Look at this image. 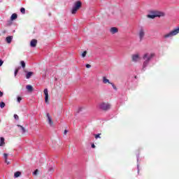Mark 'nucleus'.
<instances>
[{
  "mask_svg": "<svg viewBox=\"0 0 179 179\" xmlns=\"http://www.w3.org/2000/svg\"><path fill=\"white\" fill-rule=\"evenodd\" d=\"M155 57V53L152 52H146L143 55V70H145L148 65H149L152 59Z\"/></svg>",
  "mask_w": 179,
  "mask_h": 179,
  "instance_id": "obj_1",
  "label": "nucleus"
},
{
  "mask_svg": "<svg viewBox=\"0 0 179 179\" xmlns=\"http://www.w3.org/2000/svg\"><path fill=\"white\" fill-rule=\"evenodd\" d=\"M163 16H164V13L158 10H152L150 12V14L147 15V17H148V19H155V17H162Z\"/></svg>",
  "mask_w": 179,
  "mask_h": 179,
  "instance_id": "obj_2",
  "label": "nucleus"
},
{
  "mask_svg": "<svg viewBox=\"0 0 179 179\" xmlns=\"http://www.w3.org/2000/svg\"><path fill=\"white\" fill-rule=\"evenodd\" d=\"M82 7V2H80V1H76L71 10V13L72 15H75V13H76V12H78V10H79V9H80V8Z\"/></svg>",
  "mask_w": 179,
  "mask_h": 179,
  "instance_id": "obj_3",
  "label": "nucleus"
},
{
  "mask_svg": "<svg viewBox=\"0 0 179 179\" xmlns=\"http://www.w3.org/2000/svg\"><path fill=\"white\" fill-rule=\"evenodd\" d=\"M142 59V57H141V54L140 53H135L131 55V61L132 62H139Z\"/></svg>",
  "mask_w": 179,
  "mask_h": 179,
  "instance_id": "obj_4",
  "label": "nucleus"
},
{
  "mask_svg": "<svg viewBox=\"0 0 179 179\" xmlns=\"http://www.w3.org/2000/svg\"><path fill=\"white\" fill-rule=\"evenodd\" d=\"M110 107H111V105H110V103H106L103 102L99 104V108L105 111H107V110H110Z\"/></svg>",
  "mask_w": 179,
  "mask_h": 179,
  "instance_id": "obj_5",
  "label": "nucleus"
},
{
  "mask_svg": "<svg viewBox=\"0 0 179 179\" xmlns=\"http://www.w3.org/2000/svg\"><path fill=\"white\" fill-rule=\"evenodd\" d=\"M138 37L140 39V41H142L143 40V38L145 37V29L143 27H141L138 31Z\"/></svg>",
  "mask_w": 179,
  "mask_h": 179,
  "instance_id": "obj_6",
  "label": "nucleus"
},
{
  "mask_svg": "<svg viewBox=\"0 0 179 179\" xmlns=\"http://www.w3.org/2000/svg\"><path fill=\"white\" fill-rule=\"evenodd\" d=\"M109 31L111 34H115L118 31V28L113 27L110 29Z\"/></svg>",
  "mask_w": 179,
  "mask_h": 179,
  "instance_id": "obj_7",
  "label": "nucleus"
},
{
  "mask_svg": "<svg viewBox=\"0 0 179 179\" xmlns=\"http://www.w3.org/2000/svg\"><path fill=\"white\" fill-rule=\"evenodd\" d=\"M43 92L45 94V102L48 103V89H45Z\"/></svg>",
  "mask_w": 179,
  "mask_h": 179,
  "instance_id": "obj_8",
  "label": "nucleus"
},
{
  "mask_svg": "<svg viewBox=\"0 0 179 179\" xmlns=\"http://www.w3.org/2000/svg\"><path fill=\"white\" fill-rule=\"evenodd\" d=\"M46 117L48 118L49 125H50V127L52 126V124L54 123L52 122V119H51V116L50 115V113H47Z\"/></svg>",
  "mask_w": 179,
  "mask_h": 179,
  "instance_id": "obj_9",
  "label": "nucleus"
},
{
  "mask_svg": "<svg viewBox=\"0 0 179 179\" xmlns=\"http://www.w3.org/2000/svg\"><path fill=\"white\" fill-rule=\"evenodd\" d=\"M37 45V40L36 39H32L30 43V46L34 48Z\"/></svg>",
  "mask_w": 179,
  "mask_h": 179,
  "instance_id": "obj_10",
  "label": "nucleus"
},
{
  "mask_svg": "<svg viewBox=\"0 0 179 179\" xmlns=\"http://www.w3.org/2000/svg\"><path fill=\"white\" fill-rule=\"evenodd\" d=\"M33 75H34L33 72H31V71L27 72L26 74L27 79H30L31 78V76H33Z\"/></svg>",
  "mask_w": 179,
  "mask_h": 179,
  "instance_id": "obj_11",
  "label": "nucleus"
},
{
  "mask_svg": "<svg viewBox=\"0 0 179 179\" xmlns=\"http://www.w3.org/2000/svg\"><path fill=\"white\" fill-rule=\"evenodd\" d=\"M0 146H5V138L0 137Z\"/></svg>",
  "mask_w": 179,
  "mask_h": 179,
  "instance_id": "obj_12",
  "label": "nucleus"
},
{
  "mask_svg": "<svg viewBox=\"0 0 179 179\" xmlns=\"http://www.w3.org/2000/svg\"><path fill=\"white\" fill-rule=\"evenodd\" d=\"M17 127H18V128H20V129L22 131V134H25L26 129H24V127H23V126H22L20 124H17Z\"/></svg>",
  "mask_w": 179,
  "mask_h": 179,
  "instance_id": "obj_13",
  "label": "nucleus"
},
{
  "mask_svg": "<svg viewBox=\"0 0 179 179\" xmlns=\"http://www.w3.org/2000/svg\"><path fill=\"white\" fill-rule=\"evenodd\" d=\"M17 19V14L13 13L10 17V20H16Z\"/></svg>",
  "mask_w": 179,
  "mask_h": 179,
  "instance_id": "obj_14",
  "label": "nucleus"
},
{
  "mask_svg": "<svg viewBox=\"0 0 179 179\" xmlns=\"http://www.w3.org/2000/svg\"><path fill=\"white\" fill-rule=\"evenodd\" d=\"M26 89L28 90V92H33V87L30 85H27Z\"/></svg>",
  "mask_w": 179,
  "mask_h": 179,
  "instance_id": "obj_15",
  "label": "nucleus"
},
{
  "mask_svg": "<svg viewBox=\"0 0 179 179\" xmlns=\"http://www.w3.org/2000/svg\"><path fill=\"white\" fill-rule=\"evenodd\" d=\"M6 42H7L8 44H10V43H12V36H8V37H6Z\"/></svg>",
  "mask_w": 179,
  "mask_h": 179,
  "instance_id": "obj_16",
  "label": "nucleus"
},
{
  "mask_svg": "<svg viewBox=\"0 0 179 179\" xmlns=\"http://www.w3.org/2000/svg\"><path fill=\"white\" fill-rule=\"evenodd\" d=\"M20 174H22V173H20V171H17L14 173V177L15 178H17V177H20Z\"/></svg>",
  "mask_w": 179,
  "mask_h": 179,
  "instance_id": "obj_17",
  "label": "nucleus"
},
{
  "mask_svg": "<svg viewBox=\"0 0 179 179\" xmlns=\"http://www.w3.org/2000/svg\"><path fill=\"white\" fill-rule=\"evenodd\" d=\"M103 83H110V80L109 79H107L106 77H103Z\"/></svg>",
  "mask_w": 179,
  "mask_h": 179,
  "instance_id": "obj_18",
  "label": "nucleus"
},
{
  "mask_svg": "<svg viewBox=\"0 0 179 179\" xmlns=\"http://www.w3.org/2000/svg\"><path fill=\"white\" fill-rule=\"evenodd\" d=\"M8 155L7 153L3 154V157L5 159V163H8Z\"/></svg>",
  "mask_w": 179,
  "mask_h": 179,
  "instance_id": "obj_19",
  "label": "nucleus"
},
{
  "mask_svg": "<svg viewBox=\"0 0 179 179\" xmlns=\"http://www.w3.org/2000/svg\"><path fill=\"white\" fill-rule=\"evenodd\" d=\"M20 64L21 66L24 69V68H26V63L24 62V61H21Z\"/></svg>",
  "mask_w": 179,
  "mask_h": 179,
  "instance_id": "obj_20",
  "label": "nucleus"
},
{
  "mask_svg": "<svg viewBox=\"0 0 179 179\" xmlns=\"http://www.w3.org/2000/svg\"><path fill=\"white\" fill-rule=\"evenodd\" d=\"M19 69H20V67H18L17 69H15V73H14V76H17Z\"/></svg>",
  "mask_w": 179,
  "mask_h": 179,
  "instance_id": "obj_21",
  "label": "nucleus"
},
{
  "mask_svg": "<svg viewBox=\"0 0 179 179\" xmlns=\"http://www.w3.org/2000/svg\"><path fill=\"white\" fill-rule=\"evenodd\" d=\"M20 12L21 13H23V15H24V13H26V9H24V8H21Z\"/></svg>",
  "mask_w": 179,
  "mask_h": 179,
  "instance_id": "obj_22",
  "label": "nucleus"
},
{
  "mask_svg": "<svg viewBox=\"0 0 179 179\" xmlns=\"http://www.w3.org/2000/svg\"><path fill=\"white\" fill-rule=\"evenodd\" d=\"M86 54H87V51H84L83 53H82V57L83 58H85V57H86Z\"/></svg>",
  "mask_w": 179,
  "mask_h": 179,
  "instance_id": "obj_23",
  "label": "nucleus"
},
{
  "mask_svg": "<svg viewBox=\"0 0 179 179\" xmlns=\"http://www.w3.org/2000/svg\"><path fill=\"white\" fill-rule=\"evenodd\" d=\"M0 107L1 108H3L5 107V103L4 102L0 103Z\"/></svg>",
  "mask_w": 179,
  "mask_h": 179,
  "instance_id": "obj_24",
  "label": "nucleus"
},
{
  "mask_svg": "<svg viewBox=\"0 0 179 179\" xmlns=\"http://www.w3.org/2000/svg\"><path fill=\"white\" fill-rule=\"evenodd\" d=\"M110 85H112V87H113L114 90H117V87L114 85V83H110Z\"/></svg>",
  "mask_w": 179,
  "mask_h": 179,
  "instance_id": "obj_25",
  "label": "nucleus"
},
{
  "mask_svg": "<svg viewBox=\"0 0 179 179\" xmlns=\"http://www.w3.org/2000/svg\"><path fill=\"white\" fill-rule=\"evenodd\" d=\"M33 174L34 176H37V174H38V169L35 170Z\"/></svg>",
  "mask_w": 179,
  "mask_h": 179,
  "instance_id": "obj_26",
  "label": "nucleus"
},
{
  "mask_svg": "<svg viewBox=\"0 0 179 179\" xmlns=\"http://www.w3.org/2000/svg\"><path fill=\"white\" fill-rule=\"evenodd\" d=\"M14 118H15V120H19V115L15 114L14 115Z\"/></svg>",
  "mask_w": 179,
  "mask_h": 179,
  "instance_id": "obj_27",
  "label": "nucleus"
},
{
  "mask_svg": "<svg viewBox=\"0 0 179 179\" xmlns=\"http://www.w3.org/2000/svg\"><path fill=\"white\" fill-rule=\"evenodd\" d=\"M20 101H22V97L18 96V97H17V102H18V103H20Z\"/></svg>",
  "mask_w": 179,
  "mask_h": 179,
  "instance_id": "obj_28",
  "label": "nucleus"
},
{
  "mask_svg": "<svg viewBox=\"0 0 179 179\" xmlns=\"http://www.w3.org/2000/svg\"><path fill=\"white\" fill-rule=\"evenodd\" d=\"M98 138H101V137H100V134L95 135V138L98 139Z\"/></svg>",
  "mask_w": 179,
  "mask_h": 179,
  "instance_id": "obj_29",
  "label": "nucleus"
},
{
  "mask_svg": "<svg viewBox=\"0 0 179 179\" xmlns=\"http://www.w3.org/2000/svg\"><path fill=\"white\" fill-rule=\"evenodd\" d=\"M86 68L89 69V68H92V65L90 64H86Z\"/></svg>",
  "mask_w": 179,
  "mask_h": 179,
  "instance_id": "obj_30",
  "label": "nucleus"
},
{
  "mask_svg": "<svg viewBox=\"0 0 179 179\" xmlns=\"http://www.w3.org/2000/svg\"><path fill=\"white\" fill-rule=\"evenodd\" d=\"M3 64V61L0 60V66H2Z\"/></svg>",
  "mask_w": 179,
  "mask_h": 179,
  "instance_id": "obj_31",
  "label": "nucleus"
},
{
  "mask_svg": "<svg viewBox=\"0 0 179 179\" xmlns=\"http://www.w3.org/2000/svg\"><path fill=\"white\" fill-rule=\"evenodd\" d=\"M2 96H3V92H2L1 91H0V97H2Z\"/></svg>",
  "mask_w": 179,
  "mask_h": 179,
  "instance_id": "obj_32",
  "label": "nucleus"
},
{
  "mask_svg": "<svg viewBox=\"0 0 179 179\" xmlns=\"http://www.w3.org/2000/svg\"><path fill=\"white\" fill-rule=\"evenodd\" d=\"M66 134H68V130L65 129V130H64V135H66Z\"/></svg>",
  "mask_w": 179,
  "mask_h": 179,
  "instance_id": "obj_33",
  "label": "nucleus"
},
{
  "mask_svg": "<svg viewBox=\"0 0 179 179\" xmlns=\"http://www.w3.org/2000/svg\"><path fill=\"white\" fill-rule=\"evenodd\" d=\"M92 148L94 149V148H96V145H94V144H92Z\"/></svg>",
  "mask_w": 179,
  "mask_h": 179,
  "instance_id": "obj_34",
  "label": "nucleus"
},
{
  "mask_svg": "<svg viewBox=\"0 0 179 179\" xmlns=\"http://www.w3.org/2000/svg\"><path fill=\"white\" fill-rule=\"evenodd\" d=\"M52 170H54L52 168L50 169V171H52Z\"/></svg>",
  "mask_w": 179,
  "mask_h": 179,
  "instance_id": "obj_35",
  "label": "nucleus"
},
{
  "mask_svg": "<svg viewBox=\"0 0 179 179\" xmlns=\"http://www.w3.org/2000/svg\"><path fill=\"white\" fill-rule=\"evenodd\" d=\"M79 111H82V108H79Z\"/></svg>",
  "mask_w": 179,
  "mask_h": 179,
  "instance_id": "obj_36",
  "label": "nucleus"
},
{
  "mask_svg": "<svg viewBox=\"0 0 179 179\" xmlns=\"http://www.w3.org/2000/svg\"><path fill=\"white\" fill-rule=\"evenodd\" d=\"M7 164H10V162H8V161H7V162H6Z\"/></svg>",
  "mask_w": 179,
  "mask_h": 179,
  "instance_id": "obj_37",
  "label": "nucleus"
},
{
  "mask_svg": "<svg viewBox=\"0 0 179 179\" xmlns=\"http://www.w3.org/2000/svg\"><path fill=\"white\" fill-rule=\"evenodd\" d=\"M0 122H1V120H0Z\"/></svg>",
  "mask_w": 179,
  "mask_h": 179,
  "instance_id": "obj_38",
  "label": "nucleus"
}]
</instances>
